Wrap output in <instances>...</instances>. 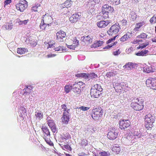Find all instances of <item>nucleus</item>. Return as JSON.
Segmentation results:
<instances>
[{
  "label": "nucleus",
  "instance_id": "nucleus-1",
  "mask_svg": "<svg viewBox=\"0 0 156 156\" xmlns=\"http://www.w3.org/2000/svg\"><path fill=\"white\" fill-rule=\"evenodd\" d=\"M145 126L147 129L153 127V123L155 121V117L151 114H148L145 116Z\"/></svg>",
  "mask_w": 156,
  "mask_h": 156
},
{
  "label": "nucleus",
  "instance_id": "nucleus-2",
  "mask_svg": "<svg viewBox=\"0 0 156 156\" xmlns=\"http://www.w3.org/2000/svg\"><path fill=\"white\" fill-rule=\"evenodd\" d=\"M114 11L113 8L108 5H105L102 7L101 12L103 15L102 16L105 19L108 17V13H111Z\"/></svg>",
  "mask_w": 156,
  "mask_h": 156
},
{
  "label": "nucleus",
  "instance_id": "nucleus-3",
  "mask_svg": "<svg viewBox=\"0 0 156 156\" xmlns=\"http://www.w3.org/2000/svg\"><path fill=\"white\" fill-rule=\"evenodd\" d=\"M79 41L76 37H72L67 39L66 44L67 47L70 49H74L79 44Z\"/></svg>",
  "mask_w": 156,
  "mask_h": 156
},
{
  "label": "nucleus",
  "instance_id": "nucleus-4",
  "mask_svg": "<svg viewBox=\"0 0 156 156\" xmlns=\"http://www.w3.org/2000/svg\"><path fill=\"white\" fill-rule=\"evenodd\" d=\"M102 114L103 111L101 108L97 107L92 110V117L94 120H98L100 118Z\"/></svg>",
  "mask_w": 156,
  "mask_h": 156
},
{
  "label": "nucleus",
  "instance_id": "nucleus-5",
  "mask_svg": "<svg viewBox=\"0 0 156 156\" xmlns=\"http://www.w3.org/2000/svg\"><path fill=\"white\" fill-rule=\"evenodd\" d=\"M136 100L137 101H134L132 102L131 107L135 110H141L144 108V102L142 99L139 100L137 98Z\"/></svg>",
  "mask_w": 156,
  "mask_h": 156
},
{
  "label": "nucleus",
  "instance_id": "nucleus-6",
  "mask_svg": "<svg viewBox=\"0 0 156 156\" xmlns=\"http://www.w3.org/2000/svg\"><path fill=\"white\" fill-rule=\"evenodd\" d=\"M120 30V27L118 23H117L112 26L107 32L110 36H117V34Z\"/></svg>",
  "mask_w": 156,
  "mask_h": 156
},
{
  "label": "nucleus",
  "instance_id": "nucleus-7",
  "mask_svg": "<svg viewBox=\"0 0 156 156\" xmlns=\"http://www.w3.org/2000/svg\"><path fill=\"white\" fill-rule=\"evenodd\" d=\"M27 2L25 0H21L16 5V9L20 12H23L27 7Z\"/></svg>",
  "mask_w": 156,
  "mask_h": 156
},
{
  "label": "nucleus",
  "instance_id": "nucleus-8",
  "mask_svg": "<svg viewBox=\"0 0 156 156\" xmlns=\"http://www.w3.org/2000/svg\"><path fill=\"white\" fill-rule=\"evenodd\" d=\"M84 83L82 82H79L73 85V91L76 94H80L81 92V87L83 85Z\"/></svg>",
  "mask_w": 156,
  "mask_h": 156
},
{
  "label": "nucleus",
  "instance_id": "nucleus-9",
  "mask_svg": "<svg viewBox=\"0 0 156 156\" xmlns=\"http://www.w3.org/2000/svg\"><path fill=\"white\" fill-rule=\"evenodd\" d=\"M119 128L122 129H125L129 126L131 122L129 120L121 119L119 121Z\"/></svg>",
  "mask_w": 156,
  "mask_h": 156
},
{
  "label": "nucleus",
  "instance_id": "nucleus-10",
  "mask_svg": "<svg viewBox=\"0 0 156 156\" xmlns=\"http://www.w3.org/2000/svg\"><path fill=\"white\" fill-rule=\"evenodd\" d=\"M42 20H41L42 22H43L46 24V26L49 27L50 24H51L52 21V17L46 14L43 15L42 17Z\"/></svg>",
  "mask_w": 156,
  "mask_h": 156
},
{
  "label": "nucleus",
  "instance_id": "nucleus-11",
  "mask_svg": "<svg viewBox=\"0 0 156 156\" xmlns=\"http://www.w3.org/2000/svg\"><path fill=\"white\" fill-rule=\"evenodd\" d=\"M56 39L59 42L63 41V38H65L66 34L65 32L62 30H60L56 33Z\"/></svg>",
  "mask_w": 156,
  "mask_h": 156
},
{
  "label": "nucleus",
  "instance_id": "nucleus-12",
  "mask_svg": "<svg viewBox=\"0 0 156 156\" xmlns=\"http://www.w3.org/2000/svg\"><path fill=\"white\" fill-rule=\"evenodd\" d=\"M118 133L115 130H112L109 132L107 134V137L110 140H114L117 137Z\"/></svg>",
  "mask_w": 156,
  "mask_h": 156
},
{
  "label": "nucleus",
  "instance_id": "nucleus-13",
  "mask_svg": "<svg viewBox=\"0 0 156 156\" xmlns=\"http://www.w3.org/2000/svg\"><path fill=\"white\" fill-rule=\"evenodd\" d=\"M68 112H63L62 117V122L63 124H67L69 120V115Z\"/></svg>",
  "mask_w": 156,
  "mask_h": 156
},
{
  "label": "nucleus",
  "instance_id": "nucleus-14",
  "mask_svg": "<svg viewBox=\"0 0 156 156\" xmlns=\"http://www.w3.org/2000/svg\"><path fill=\"white\" fill-rule=\"evenodd\" d=\"M81 18V16L77 14H75L72 15L69 18V21L71 23H76L80 20Z\"/></svg>",
  "mask_w": 156,
  "mask_h": 156
},
{
  "label": "nucleus",
  "instance_id": "nucleus-15",
  "mask_svg": "<svg viewBox=\"0 0 156 156\" xmlns=\"http://www.w3.org/2000/svg\"><path fill=\"white\" fill-rule=\"evenodd\" d=\"M155 78H150L148 79L146 81V83L147 86L151 88L152 87L155 86L154 84L155 83Z\"/></svg>",
  "mask_w": 156,
  "mask_h": 156
},
{
  "label": "nucleus",
  "instance_id": "nucleus-16",
  "mask_svg": "<svg viewBox=\"0 0 156 156\" xmlns=\"http://www.w3.org/2000/svg\"><path fill=\"white\" fill-rule=\"evenodd\" d=\"M48 126L50 128L53 133H55L56 130L55 125L54 121L52 120H48Z\"/></svg>",
  "mask_w": 156,
  "mask_h": 156
},
{
  "label": "nucleus",
  "instance_id": "nucleus-17",
  "mask_svg": "<svg viewBox=\"0 0 156 156\" xmlns=\"http://www.w3.org/2000/svg\"><path fill=\"white\" fill-rule=\"evenodd\" d=\"M90 95L91 97L95 98H98L101 94V92L98 90H97L91 88L90 89Z\"/></svg>",
  "mask_w": 156,
  "mask_h": 156
},
{
  "label": "nucleus",
  "instance_id": "nucleus-18",
  "mask_svg": "<svg viewBox=\"0 0 156 156\" xmlns=\"http://www.w3.org/2000/svg\"><path fill=\"white\" fill-rule=\"evenodd\" d=\"M108 24L109 22L108 21L101 20L98 22L97 24L98 27L101 28H104L106 27Z\"/></svg>",
  "mask_w": 156,
  "mask_h": 156
},
{
  "label": "nucleus",
  "instance_id": "nucleus-19",
  "mask_svg": "<svg viewBox=\"0 0 156 156\" xmlns=\"http://www.w3.org/2000/svg\"><path fill=\"white\" fill-rule=\"evenodd\" d=\"M32 86L31 85L27 86L23 90L24 91L23 94L24 95H27L30 94L32 91Z\"/></svg>",
  "mask_w": 156,
  "mask_h": 156
},
{
  "label": "nucleus",
  "instance_id": "nucleus-20",
  "mask_svg": "<svg viewBox=\"0 0 156 156\" xmlns=\"http://www.w3.org/2000/svg\"><path fill=\"white\" fill-rule=\"evenodd\" d=\"M41 129L43 131V133H44V135H45L46 137H50V132L47 127L45 126H43L42 127Z\"/></svg>",
  "mask_w": 156,
  "mask_h": 156
},
{
  "label": "nucleus",
  "instance_id": "nucleus-21",
  "mask_svg": "<svg viewBox=\"0 0 156 156\" xmlns=\"http://www.w3.org/2000/svg\"><path fill=\"white\" fill-rule=\"evenodd\" d=\"M72 2L71 0H66L62 4V8L65 7L69 8L71 7L72 4Z\"/></svg>",
  "mask_w": 156,
  "mask_h": 156
},
{
  "label": "nucleus",
  "instance_id": "nucleus-22",
  "mask_svg": "<svg viewBox=\"0 0 156 156\" xmlns=\"http://www.w3.org/2000/svg\"><path fill=\"white\" fill-rule=\"evenodd\" d=\"M130 35L131 34L128 32L120 38V41L122 42L125 41L130 38Z\"/></svg>",
  "mask_w": 156,
  "mask_h": 156
},
{
  "label": "nucleus",
  "instance_id": "nucleus-23",
  "mask_svg": "<svg viewBox=\"0 0 156 156\" xmlns=\"http://www.w3.org/2000/svg\"><path fill=\"white\" fill-rule=\"evenodd\" d=\"M112 150L114 154H117L121 151L120 147L119 145L114 146L112 148Z\"/></svg>",
  "mask_w": 156,
  "mask_h": 156
},
{
  "label": "nucleus",
  "instance_id": "nucleus-24",
  "mask_svg": "<svg viewBox=\"0 0 156 156\" xmlns=\"http://www.w3.org/2000/svg\"><path fill=\"white\" fill-rule=\"evenodd\" d=\"M133 63L132 62H128L126 63L123 66L124 69H126L127 70H130L133 67Z\"/></svg>",
  "mask_w": 156,
  "mask_h": 156
},
{
  "label": "nucleus",
  "instance_id": "nucleus-25",
  "mask_svg": "<svg viewBox=\"0 0 156 156\" xmlns=\"http://www.w3.org/2000/svg\"><path fill=\"white\" fill-rule=\"evenodd\" d=\"M82 40L83 42L87 43H90L92 41L90 35L84 37Z\"/></svg>",
  "mask_w": 156,
  "mask_h": 156
},
{
  "label": "nucleus",
  "instance_id": "nucleus-26",
  "mask_svg": "<svg viewBox=\"0 0 156 156\" xmlns=\"http://www.w3.org/2000/svg\"><path fill=\"white\" fill-rule=\"evenodd\" d=\"M13 25L12 22L10 23H7L4 25V27H5L6 30H11L13 27Z\"/></svg>",
  "mask_w": 156,
  "mask_h": 156
},
{
  "label": "nucleus",
  "instance_id": "nucleus-27",
  "mask_svg": "<svg viewBox=\"0 0 156 156\" xmlns=\"http://www.w3.org/2000/svg\"><path fill=\"white\" fill-rule=\"evenodd\" d=\"M104 42L102 41H99L93 44L92 46V48H96L101 46L103 44Z\"/></svg>",
  "mask_w": 156,
  "mask_h": 156
},
{
  "label": "nucleus",
  "instance_id": "nucleus-28",
  "mask_svg": "<svg viewBox=\"0 0 156 156\" xmlns=\"http://www.w3.org/2000/svg\"><path fill=\"white\" fill-rule=\"evenodd\" d=\"M91 88L95 90H98L101 92L102 91L103 89L102 88L101 86L98 84H96L94 85Z\"/></svg>",
  "mask_w": 156,
  "mask_h": 156
},
{
  "label": "nucleus",
  "instance_id": "nucleus-29",
  "mask_svg": "<svg viewBox=\"0 0 156 156\" xmlns=\"http://www.w3.org/2000/svg\"><path fill=\"white\" fill-rule=\"evenodd\" d=\"M148 52V50H145L144 51H139L136 53V55L139 56H144L146 55L147 54Z\"/></svg>",
  "mask_w": 156,
  "mask_h": 156
},
{
  "label": "nucleus",
  "instance_id": "nucleus-30",
  "mask_svg": "<svg viewBox=\"0 0 156 156\" xmlns=\"http://www.w3.org/2000/svg\"><path fill=\"white\" fill-rule=\"evenodd\" d=\"M87 74V79H89V80L95 79L98 77L97 74L94 73H90V74L88 73Z\"/></svg>",
  "mask_w": 156,
  "mask_h": 156
},
{
  "label": "nucleus",
  "instance_id": "nucleus-31",
  "mask_svg": "<svg viewBox=\"0 0 156 156\" xmlns=\"http://www.w3.org/2000/svg\"><path fill=\"white\" fill-rule=\"evenodd\" d=\"M76 76L78 77L83 78L84 79H87V74L85 73H80L75 75Z\"/></svg>",
  "mask_w": 156,
  "mask_h": 156
},
{
  "label": "nucleus",
  "instance_id": "nucleus-32",
  "mask_svg": "<svg viewBox=\"0 0 156 156\" xmlns=\"http://www.w3.org/2000/svg\"><path fill=\"white\" fill-rule=\"evenodd\" d=\"M35 116L36 117V118L37 120H40L43 118V114L41 112H36L35 113Z\"/></svg>",
  "mask_w": 156,
  "mask_h": 156
},
{
  "label": "nucleus",
  "instance_id": "nucleus-33",
  "mask_svg": "<svg viewBox=\"0 0 156 156\" xmlns=\"http://www.w3.org/2000/svg\"><path fill=\"white\" fill-rule=\"evenodd\" d=\"M145 24L144 22V21L142 22H140L137 23L135 26L134 30V31H137L139 29Z\"/></svg>",
  "mask_w": 156,
  "mask_h": 156
},
{
  "label": "nucleus",
  "instance_id": "nucleus-34",
  "mask_svg": "<svg viewBox=\"0 0 156 156\" xmlns=\"http://www.w3.org/2000/svg\"><path fill=\"white\" fill-rule=\"evenodd\" d=\"M27 51V49L25 48H19L17 49V53L20 54H24Z\"/></svg>",
  "mask_w": 156,
  "mask_h": 156
},
{
  "label": "nucleus",
  "instance_id": "nucleus-35",
  "mask_svg": "<svg viewBox=\"0 0 156 156\" xmlns=\"http://www.w3.org/2000/svg\"><path fill=\"white\" fill-rule=\"evenodd\" d=\"M56 44H54V49L55 51H62L64 50V47L62 46H57Z\"/></svg>",
  "mask_w": 156,
  "mask_h": 156
},
{
  "label": "nucleus",
  "instance_id": "nucleus-36",
  "mask_svg": "<svg viewBox=\"0 0 156 156\" xmlns=\"http://www.w3.org/2000/svg\"><path fill=\"white\" fill-rule=\"evenodd\" d=\"M47 137V136L46 137L45 135H44V138L46 142L50 146H53L54 144L53 142L51 141L50 140L49 138H48Z\"/></svg>",
  "mask_w": 156,
  "mask_h": 156
},
{
  "label": "nucleus",
  "instance_id": "nucleus-37",
  "mask_svg": "<svg viewBox=\"0 0 156 156\" xmlns=\"http://www.w3.org/2000/svg\"><path fill=\"white\" fill-rule=\"evenodd\" d=\"M72 89L71 86L69 85H66L64 87V91L66 93H69Z\"/></svg>",
  "mask_w": 156,
  "mask_h": 156
},
{
  "label": "nucleus",
  "instance_id": "nucleus-38",
  "mask_svg": "<svg viewBox=\"0 0 156 156\" xmlns=\"http://www.w3.org/2000/svg\"><path fill=\"white\" fill-rule=\"evenodd\" d=\"M149 44V42H147L146 43H143L140 45L139 46L137 47V49H139L140 48L143 49L146 47Z\"/></svg>",
  "mask_w": 156,
  "mask_h": 156
},
{
  "label": "nucleus",
  "instance_id": "nucleus-39",
  "mask_svg": "<svg viewBox=\"0 0 156 156\" xmlns=\"http://www.w3.org/2000/svg\"><path fill=\"white\" fill-rule=\"evenodd\" d=\"M130 18L133 20H135L137 18V15L134 11H132L130 12Z\"/></svg>",
  "mask_w": 156,
  "mask_h": 156
},
{
  "label": "nucleus",
  "instance_id": "nucleus-40",
  "mask_svg": "<svg viewBox=\"0 0 156 156\" xmlns=\"http://www.w3.org/2000/svg\"><path fill=\"white\" fill-rule=\"evenodd\" d=\"M40 4H35V5L33 6L31 9V10L32 12H37V9L38 7L40 6Z\"/></svg>",
  "mask_w": 156,
  "mask_h": 156
},
{
  "label": "nucleus",
  "instance_id": "nucleus-41",
  "mask_svg": "<svg viewBox=\"0 0 156 156\" xmlns=\"http://www.w3.org/2000/svg\"><path fill=\"white\" fill-rule=\"evenodd\" d=\"M111 4L114 5H117L119 4V0H108Z\"/></svg>",
  "mask_w": 156,
  "mask_h": 156
},
{
  "label": "nucleus",
  "instance_id": "nucleus-42",
  "mask_svg": "<svg viewBox=\"0 0 156 156\" xmlns=\"http://www.w3.org/2000/svg\"><path fill=\"white\" fill-rule=\"evenodd\" d=\"M147 35L145 33H141L137 37V38H145L147 37Z\"/></svg>",
  "mask_w": 156,
  "mask_h": 156
},
{
  "label": "nucleus",
  "instance_id": "nucleus-43",
  "mask_svg": "<svg viewBox=\"0 0 156 156\" xmlns=\"http://www.w3.org/2000/svg\"><path fill=\"white\" fill-rule=\"evenodd\" d=\"M29 21V20L28 19L27 20H20L18 22V23H19V25H25L27 24Z\"/></svg>",
  "mask_w": 156,
  "mask_h": 156
},
{
  "label": "nucleus",
  "instance_id": "nucleus-44",
  "mask_svg": "<svg viewBox=\"0 0 156 156\" xmlns=\"http://www.w3.org/2000/svg\"><path fill=\"white\" fill-rule=\"evenodd\" d=\"M47 26H46V24H44L43 22H42L41 21V23L40 25V27L41 29L43 30H45V29L46 27Z\"/></svg>",
  "mask_w": 156,
  "mask_h": 156
},
{
  "label": "nucleus",
  "instance_id": "nucleus-45",
  "mask_svg": "<svg viewBox=\"0 0 156 156\" xmlns=\"http://www.w3.org/2000/svg\"><path fill=\"white\" fill-rule=\"evenodd\" d=\"M115 75V73L113 71H111L108 72L106 74V76L108 77H110Z\"/></svg>",
  "mask_w": 156,
  "mask_h": 156
},
{
  "label": "nucleus",
  "instance_id": "nucleus-46",
  "mask_svg": "<svg viewBox=\"0 0 156 156\" xmlns=\"http://www.w3.org/2000/svg\"><path fill=\"white\" fill-rule=\"evenodd\" d=\"M82 146H86L88 145V141L86 139H83L81 142Z\"/></svg>",
  "mask_w": 156,
  "mask_h": 156
},
{
  "label": "nucleus",
  "instance_id": "nucleus-47",
  "mask_svg": "<svg viewBox=\"0 0 156 156\" xmlns=\"http://www.w3.org/2000/svg\"><path fill=\"white\" fill-rule=\"evenodd\" d=\"M150 22L151 23H156V17L154 16L151 18L150 20Z\"/></svg>",
  "mask_w": 156,
  "mask_h": 156
},
{
  "label": "nucleus",
  "instance_id": "nucleus-48",
  "mask_svg": "<svg viewBox=\"0 0 156 156\" xmlns=\"http://www.w3.org/2000/svg\"><path fill=\"white\" fill-rule=\"evenodd\" d=\"M90 108L89 107H84L83 106H82L80 107L79 108V109L80 110H81L83 111H87V110H88V109H90Z\"/></svg>",
  "mask_w": 156,
  "mask_h": 156
},
{
  "label": "nucleus",
  "instance_id": "nucleus-49",
  "mask_svg": "<svg viewBox=\"0 0 156 156\" xmlns=\"http://www.w3.org/2000/svg\"><path fill=\"white\" fill-rule=\"evenodd\" d=\"M142 41L140 39V38H137L135 39L132 42V43L134 44H136Z\"/></svg>",
  "mask_w": 156,
  "mask_h": 156
},
{
  "label": "nucleus",
  "instance_id": "nucleus-50",
  "mask_svg": "<svg viewBox=\"0 0 156 156\" xmlns=\"http://www.w3.org/2000/svg\"><path fill=\"white\" fill-rule=\"evenodd\" d=\"M121 23L122 26H125L127 24V21L126 19H123L121 21Z\"/></svg>",
  "mask_w": 156,
  "mask_h": 156
},
{
  "label": "nucleus",
  "instance_id": "nucleus-51",
  "mask_svg": "<svg viewBox=\"0 0 156 156\" xmlns=\"http://www.w3.org/2000/svg\"><path fill=\"white\" fill-rule=\"evenodd\" d=\"M64 147L66 149V150H69L70 151H71L72 150V148L68 144L63 145L62 146V147Z\"/></svg>",
  "mask_w": 156,
  "mask_h": 156
},
{
  "label": "nucleus",
  "instance_id": "nucleus-52",
  "mask_svg": "<svg viewBox=\"0 0 156 156\" xmlns=\"http://www.w3.org/2000/svg\"><path fill=\"white\" fill-rule=\"evenodd\" d=\"M117 36H115L109 39L106 42L107 44H109L111 43L114 40H115V38Z\"/></svg>",
  "mask_w": 156,
  "mask_h": 156
},
{
  "label": "nucleus",
  "instance_id": "nucleus-53",
  "mask_svg": "<svg viewBox=\"0 0 156 156\" xmlns=\"http://www.w3.org/2000/svg\"><path fill=\"white\" fill-rule=\"evenodd\" d=\"M100 156H108L107 153L105 151H103L99 153Z\"/></svg>",
  "mask_w": 156,
  "mask_h": 156
},
{
  "label": "nucleus",
  "instance_id": "nucleus-54",
  "mask_svg": "<svg viewBox=\"0 0 156 156\" xmlns=\"http://www.w3.org/2000/svg\"><path fill=\"white\" fill-rule=\"evenodd\" d=\"M12 2V0H5L4 2V6L8 5L10 4Z\"/></svg>",
  "mask_w": 156,
  "mask_h": 156
},
{
  "label": "nucleus",
  "instance_id": "nucleus-55",
  "mask_svg": "<svg viewBox=\"0 0 156 156\" xmlns=\"http://www.w3.org/2000/svg\"><path fill=\"white\" fill-rule=\"evenodd\" d=\"M62 109H63V112H68V110L67 111V108L66 105V104H63L62 105Z\"/></svg>",
  "mask_w": 156,
  "mask_h": 156
},
{
  "label": "nucleus",
  "instance_id": "nucleus-56",
  "mask_svg": "<svg viewBox=\"0 0 156 156\" xmlns=\"http://www.w3.org/2000/svg\"><path fill=\"white\" fill-rule=\"evenodd\" d=\"M100 0H93L91 1V3L92 4L95 5L96 4L99 3Z\"/></svg>",
  "mask_w": 156,
  "mask_h": 156
},
{
  "label": "nucleus",
  "instance_id": "nucleus-57",
  "mask_svg": "<svg viewBox=\"0 0 156 156\" xmlns=\"http://www.w3.org/2000/svg\"><path fill=\"white\" fill-rule=\"evenodd\" d=\"M121 53L120 51H119V49H118L116 51H114L113 52V54L115 56Z\"/></svg>",
  "mask_w": 156,
  "mask_h": 156
},
{
  "label": "nucleus",
  "instance_id": "nucleus-58",
  "mask_svg": "<svg viewBox=\"0 0 156 156\" xmlns=\"http://www.w3.org/2000/svg\"><path fill=\"white\" fill-rule=\"evenodd\" d=\"M56 54H52L51 53H50V54H49L48 55H47V56L48 58H52V57H54L56 56Z\"/></svg>",
  "mask_w": 156,
  "mask_h": 156
},
{
  "label": "nucleus",
  "instance_id": "nucleus-59",
  "mask_svg": "<svg viewBox=\"0 0 156 156\" xmlns=\"http://www.w3.org/2000/svg\"><path fill=\"white\" fill-rule=\"evenodd\" d=\"M51 41L50 42H49L48 43V48H53L54 47V44H53V42L52 43H51Z\"/></svg>",
  "mask_w": 156,
  "mask_h": 156
},
{
  "label": "nucleus",
  "instance_id": "nucleus-60",
  "mask_svg": "<svg viewBox=\"0 0 156 156\" xmlns=\"http://www.w3.org/2000/svg\"><path fill=\"white\" fill-rule=\"evenodd\" d=\"M155 82H156L154 84V85L155 86L154 87V86L153 87L152 86L151 88H152L153 90H156V79H155Z\"/></svg>",
  "mask_w": 156,
  "mask_h": 156
},
{
  "label": "nucleus",
  "instance_id": "nucleus-61",
  "mask_svg": "<svg viewBox=\"0 0 156 156\" xmlns=\"http://www.w3.org/2000/svg\"><path fill=\"white\" fill-rule=\"evenodd\" d=\"M112 47V46H111V44H109V45H107V46H106L105 47V49H109V48H111Z\"/></svg>",
  "mask_w": 156,
  "mask_h": 156
},
{
  "label": "nucleus",
  "instance_id": "nucleus-62",
  "mask_svg": "<svg viewBox=\"0 0 156 156\" xmlns=\"http://www.w3.org/2000/svg\"><path fill=\"white\" fill-rule=\"evenodd\" d=\"M30 44L33 46H35L37 44V43L36 41L33 42V43L30 42Z\"/></svg>",
  "mask_w": 156,
  "mask_h": 156
},
{
  "label": "nucleus",
  "instance_id": "nucleus-63",
  "mask_svg": "<svg viewBox=\"0 0 156 156\" xmlns=\"http://www.w3.org/2000/svg\"><path fill=\"white\" fill-rule=\"evenodd\" d=\"M117 41H115V42H114L113 43H112L111 44V46H112V47L114 46V45H115L117 43Z\"/></svg>",
  "mask_w": 156,
  "mask_h": 156
},
{
  "label": "nucleus",
  "instance_id": "nucleus-64",
  "mask_svg": "<svg viewBox=\"0 0 156 156\" xmlns=\"http://www.w3.org/2000/svg\"><path fill=\"white\" fill-rule=\"evenodd\" d=\"M152 41L153 42H156V37H155L154 38L152 39Z\"/></svg>",
  "mask_w": 156,
  "mask_h": 156
}]
</instances>
